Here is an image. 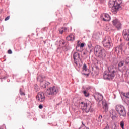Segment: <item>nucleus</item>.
Wrapping results in <instances>:
<instances>
[{"label": "nucleus", "mask_w": 129, "mask_h": 129, "mask_svg": "<svg viewBox=\"0 0 129 129\" xmlns=\"http://www.w3.org/2000/svg\"><path fill=\"white\" fill-rule=\"evenodd\" d=\"M80 41L78 40V45H77V46L76 47V49L77 50V48H79V47H80Z\"/></svg>", "instance_id": "obj_27"}, {"label": "nucleus", "mask_w": 129, "mask_h": 129, "mask_svg": "<svg viewBox=\"0 0 129 129\" xmlns=\"http://www.w3.org/2000/svg\"><path fill=\"white\" fill-rule=\"evenodd\" d=\"M83 55H86V52H84L83 53Z\"/></svg>", "instance_id": "obj_37"}, {"label": "nucleus", "mask_w": 129, "mask_h": 129, "mask_svg": "<svg viewBox=\"0 0 129 129\" xmlns=\"http://www.w3.org/2000/svg\"><path fill=\"white\" fill-rule=\"evenodd\" d=\"M88 89H90V87L88 88Z\"/></svg>", "instance_id": "obj_39"}, {"label": "nucleus", "mask_w": 129, "mask_h": 129, "mask_svg": "<svg viewBox=\"0 0 129 129\" xmlns=\"http://www.w3.org/2000/svg\"><path fill=\"white\" fill-rule=\"evenodd\" d=\"M116 110L122 116H126V112L125 111V108L121 105H117L116 106Z\"/></svg>", "instance_id": "obj_6"}, {"label": "nucleus", "mask_w": 129, "mask_h": 129, "mask_svg": "<svg viewBox=\"0 0 129 129\" xmlns=\"http://www.w3.org/2000/svg\"><path fill=\"white\" fill-rule=\"evenodd\" d=\"M114 129H116L115 128H114Z\"/></svg>", "instance_id": "obj_44"}, {"label": "nucleus", "mask_w": 129, "mask_h": 129, "mask_svg": "<svg viewBox=\"0 0 129 129\" xmlns=\"http://www.w3.org/2000/svg\"><path fill=\"white\" fill-rule=\"evenodd\" d=\"M110 116L112 117L113 120H114L115 118H116V116H117L116 114V111L114 110H112L110 111Z\"/></svg>", "instance_id": "obj_17"}, {"label": "nucleus", "mask_w": 129, "mask_h": 129, "mask_svg": "<svg viewBox=\"0 0 129 129\" xmlns=\"http://www.w3.org/2000/svg\"><path fill=\"white\" fill-rule=\"evenodd\" d=\"M0 129H4V128H0Z\"/></svg>", "instance_id": "obj_41"}, {"label": "nucleus", "mask_w": 129, "mask_h": 129, "mask_svg": "<svg viewBox=\"0 0 129 129\" xmlns=\"http://www.w3.org/2000/svg\"><path fill=\"white\" fill-rule=\"evenodd\" d=\"M88 75H89V74H87V76H88Z\"/></svg>", "instance_id": "obj_42"}, {"label": "nucleus", "mask_w": 129, "mask_h": 129, "mask_svg": "<svg viewBox=\"0 0 129 129\" xmlns=\"http://www.w3.org/2000/svg\"><path fill=\"white\" fill-rule=\"evenodd\" d=\"M62 29H63V32H66V31H67V28L66 27L62 28Z\"/></svg>", "instance_id": "obj_34"}, {"label": "nucleus", "mask_w": 129, "mask_h": 129, "mask_svg": "<svg viewBox=\"0 0 129 129\" xmlns=\"http://www.w3.org/2000/svg\"><path fill=\"white\" fill-rule=\"evenodd\" d=\"M83 70L84 71H87V66L86 64L83 65Z\"/></svg>", "instance_id": "obj_24"}, {"label": "nucleus", "mask_w": 129, "mask_h": 129, "mask_svg": "<svg viewBox=\"0 0 129 129\" xmlns=\"http://www.w3.org/2000/svg\"><path fill=\"white\" fill-rule=\"evenodd\" d=\"M39 108L40 109H42V108H43V105H39V106H38Z\"/></svg>", "instance_id": "obj_33"}, {"label": "nucleus", "mask_w": 129, "mask_h": 129, "mask_svg": "<svg viewBox=\"0 0 129 129\" xmlns=\"http://www.w3.org/2000/svg\"><path fill=\"white\" fill-rule=\"evenodd\" d=\"M19 93L20 94V95H26V94H25V93H24V90L22 88H20L19 90Z\"/></svg>", "instance_id": "obj_20"}, {"label": "nucleus", "mask_w": 129, "mask_h": 129, "mask_svg": "<svg viewBox=\"0 0 129 129\" xmlns=\"http://www.w3.org/2000/svg\"><path fill=\"white\" fill-rule=\"evenodd\" d=\"M94 97L96 101L100 102L103 99V96L99 93L96 92L94 94Z\"/></svg>", "instance_id": "obj_12"}, {"label": "nucleus", "mask_w": 129, "mask_h": 129, "mask_svg": "<svg viewBox=\"0 0 129 129\" xmlns=\"http://www.w3.org/2000/svg\"><path fill=\"white\" fill-rule=\"evenodd\" d=\"M59 32L60 34H63V32H64V29L63 28H60L59 29Z\"/></svg>", "instance_id": "obj_26"}, {"label": "nucleus", "mask_w": 129, "mask_h": 129, "mask_svg": "<svg viewBox=\"0 0 129 129\" xmlns=\"http://www.w3.org/2000/svg\"><path fill=\"white\" fill-rule=\"evenodd\" d=\"M115 67L111 65L108 67V71H105L103 73V79L106 80H112L115 75Z\"/></svg>", "instance_id": "obj_1"}, {"label": "nucleus", "mask_w": 129, "mask_h": 129, "mask_svg": "<svg viewBox=\"0 0 129 129\" xmlns=\"http://www.w3.org/2000/svg\"><path fill=\"white\" fill-rule=\"evenodd\" d=\"M60 46L61 47H66V45H67V42H66L64 40H61L59 41Z\"/></svg>", "instance_id": "obj_18"}, {"label": "nucleus", "mask_w": 129, "mask_h": 129, "mask_svg": "<svg viewBox=\"0 0 129 129\" xmlns=\"http://www.w3.org/2000/svg\"><path fill=\"white\" fill-rule=\"evenodd\" d=\"M45 94L43 92H39L36 96L37 100H38L40 102H43V101H45Z\"/></svg>", "instance_id": "obj_10"}, {"label": "nucleus", "mask_w": 129, "mask_h": 129, "mask_svg": "<svg viewBox=\"0 0 129 129\" xmlns=\"http://www.w3.org/2000/svg\"><path fill=\"white\" fill-rule=\"evenodd\" d=\"M123 65H124V62L123 61H120L118 63V67H122V66H123Z\"/></svg>", "instance_id": "obj_23"}, {"label": "nucleus", "mask_w": 129, "mask_h": 129, "mask_svg": "<svg viewBox=\"0 0 129 129\" xmlns=\"http://www.w3.org/2000/svg\"><path fill=\"white\" fill-rule=\"evenodd\" d=\"M59 90L57 87L53 86L50 87L49 89H47L45 92V95L47 96V97H51L53 98V96L56 95L58 93Z\"/></svg>", "instance_id": "obj_4"}, {"label": "nucleus", "mask_w": 129, "mask_h": 129, "mask_svg": "<svg viewBox=\"0 0 129 129\" xmlns=\"http://www.w3.org/2000/svg\"><path fill=\"white\" fill-rule=\"evenodd\" d=\"M82 108L86 112H92L93 111V109L92 108V104L91 103H88V104H84L82 106Z\"/></svg>", "instance_id": "obj_8"}, {"label": "nucleus", "mask_w": 129, "mask_h": 129, "mask_svg": "<svg viewBox=\"0 0 129 129\" xmlns=\"http://www.w3.org/2000/svg\"><path fill=\"white\" fill-rule=\"evenodd\" d=\"M128 116H129V113H128Z\"/></svg>", "instance_id": "obj_43"}, {"label": "nucleus", "mask_w": 129, "mask_h": 129, "mask_svg": "<svg viewBox=\"0 0 129 129\" xmlns=\"http://www.w3.org/2000/svg\"><path fill=\"white\" fill-rule=\"evenodd\" d=\"M112 23L113 25L114 26L115 28L117 29V30H121L122 28V25H121V22L118 20V19L116 18H114L112 21Z\"/></svg>", "instance_id": "obj_9"}, {"label": "nucleus", "mask_w": 129, "mask_h": 129, "mask_svg": "<svg viewBox=\"0 0 129 129\" xmlns=\"http://www.w3.org/2000/svg\"><path fill=\"white\" fill-rule=\"evenodd\" d=\"M10 19V16H7L5 19V21H8V20Z\"/></svg>", "instance_id": "obj_32"}, {"label": "nucleus", "mask_w": 129, "mask_h": 129, "mask_svg": "<svg viewBox=\"0 0 129 129\" xmlns=\"http://www.w3.org/2000/svg\"><path fill=\"white\" fill-rule=\"evenodd\" d=\"M101 3H103L104 2V0H100Z\"/></svg>", "instance_id": "obj_38"}, {"label": "nucleus", "mask_w": 129, "mask_h": 129, "mask_svg": "<svg viewBox=\"0 0 129 129\" xmlns=\"http://www.w3.org/2000/svg\"><path fill=\"white\" fill-rule=\"evenodd\" d=\"M101 19L104 22H108L110 21L111 18L108 14L104 13L101 15Z\"/></svg>", "instance_id": "obj_13"}, {"label": "nucleus", "mask_w": 129, "mask_h": 129, "mask_svg": "<svg viewBox=\"0 0 129 129\" xmlns=\"http://www.w3.org/2000/svg\"><path fill=\"white\" fill-rule=\"evenodd\" d=\"M122 35L124 40L129 41V29H124L122 32Z\"/></svg>", "instance_id": "obj_14"}, {"label": "nucleus", "mask_w": 129, "mask_h": 129, "mask_svg": "<svg viewBox=\"0 0 129 129\" xmlns=\"http://www.w3.org/2000/svg\"><path fill=\"white\" fill-rule=\"evenodd\" d=\"M68 41H73L74 40V35H70L66 38Z\"/></svg>", "instance_id": "obj_19"}, {"label": "nucleus", "mask_w": 129, "mask_h": 129, "mask_svg": "<svg viewBox=\"0 0 129 129\" xmlns=\"http://www.w3.org/2000/svg\"><path fill=\"white\" fill-rule=\"evenodd\" d=\"M123 48H124V44L123 43H121L119 46L116 47L115 51L118 52V53H120L123 50Z\"/></svg>", "instance_id": "obj_15"}, {"label": "nucleus", "mask_w": 129, "mask_h": 129, "mask_svg": "<svg viewBox=\"0 0 129 129\" xmlns=\"http://www.w3.org/2000/svg\"><path fill=\"white\" fill-rule=\"evenodd\" d=\"M34 88H35L36 91H38V87H36V88L35 87Z\"/></svg>", "instance_id": "obj_36"}, {"label": "nucleus", "mask_w": 129, "mask_h": 129, "mask_svg": "<svg viewBox=\"0 0 129 129\" xmlns=\"http://www.w3.org/2000/svg\"><path fill=\"white\" fill-rule=\"evenodd\" d=\"M103 45L106 49H110L112 48V43L111 42V38L109 37H105L103 41Z\"/></svg>", "instance_id": "obj_7"}, {"label": "nucleus", "mask_w": 129, "mask_h": 129, "mask_svg": "<svg viewBox=\"0 0 129 129\" xmlns=\"http://www.w3.org/2000/svg\"><path fill=\"white\" fill-rule=\"evenodd\" d=\"M101 119H102V115H100L98 117V121H101Z\"/></svg>", "instance_id": "obj_28"}, {"label": "nucleus", "mask_w": 129, "mask_h": 129, "mask_svg": "<svg viewBox=\"0 0 129 129\" xmlns=\"http://www.w3.org/2000/svg\"><path fill=\"white\" fill-rule=\"evenodd\" d=\"M84 43H81L80 45V48H83L84 47Z\"/></svg>", "instance_id": "obj_31"}, {"label": "nucleus", "mask_w": 129, "mask_h": 129, "mask_svg": "<svg viewBox=\"0 0 129 129\" xmlns=\"http://www.w3.org/2000/svg\"><path fill=\"white\" fill-rule=\"evenodd\" d=\"M121 4H122V0H117L116 1L110 0L109 2V7L112 9V12L114 14H116L117 11L121 8Z\"/></svg>", "instance_id": "obj_2"}, {"label": "nucleus", "mask_w": 129, "mask_h": 129, "mask_svg": "<svg viewBox=\"0 0 129 129\" xmlns=\"http://www.w3.org/2000/svg\"><path fill=\"white\" fill-rule=\"evenodd\" d=\"M120 125L122 129H124V121H121L120 122Z\"/></svg>", "instance_id": "obj_22"}, {"label": "nucleus", "mask_w": 129, "mask_h": 129, "mask_svg": "<svg viewBox=\"0 0 129 129\" xmlns=\"http://www.w3.org/2000/svg\"><path fill=\"white\" fill-rule=\"evenodd\" d=\"M121 98H122V96H121Z\"/></svg>", "instance_id": "obj_40"}, {"label": "nucleus", "mask_w": 129, "mask_h": 129, "mask_svg": "<svg viewBox=\"0 0 129 129\" xmlns=\"http://www.w3.org/2000/svg\"><path fill=\"white\" fill-rule=\"evenodd\" d=\"M64 51H68L69 50V47L68 46H64Z\"/></svg>", "instance_id": "obj_29"}, {"label": "nucleus", "mask_w": 129, "mask_h": 129, "mask_svg": "<svg viewBox=\"0 0 129 129\" xmlns=\"http://www.w3.org/2000/svg\"><path fill=\"white\" fill-rule=\"evenodd\" d=\"M73 57L74 58V64H75L76 66H78V63L77 62L80 60V54L75 52L73 55Z\"/></svg>", "instance_id": "obj_11"}, {"label": "nucleus", "mask_w": 129, "mask_h": 129, "mask_svg": "<svg viewBox=\"0 0 129 129\" xmlns=\"http://www.w3.org/2000/svg\"><path fill=\"white\" fill-rule=\"evenodd\" d=\"M94 54L96 57L100 59H104V58L106 57L107 52L104 48L101 47L100 46L97 45L94 49Z\"/></svg>", "instance_id": "obj_3"}, {"label": "nucleus", "mask_w": 129, "mask_h": 129, "mask_svg": "<svg viewBox=\"0 0 129 129\" xmlns=\"http://www.w3.org/2000/svg\"><path fill=\"white\" fill-rule=\"evenodd\" d=\"M37 81L40 82V86L42 89L48 88V86H49V85L50 84L49 82L46 80H43L42 76H39L37 77Z\"/></svg>", "instance_id": "obj_5"}, {"label": "nucleus", "mask_w": 129, "mask_h": 129, "mask_svg": "<svg viewBox=\"0 0 129 129\" xmlns=\"http://www.w3.org/2000/svg\"><path fill=\"white\" fill-rule=\"evenodd\" d=\"M125 63L127 65V64L129 63V56L127 57L126 58V59L125 60Z\"/></svg>", "instance_id": "obj_25"}, {"label": "nucleus", "mask_w": 129, "mask_h": 129, "mask_svg": "<svg viewBox=\"0 0 129 129\" xmlns=\"http://www.w3.org/2000/svg\"><path fill=\"white\" fill-rule=\"evenodd\" d=\"M84 95L85 97H89V93L87 92L86 91H83Z\"/></svg>", "instance_id": "obj_21"}, {"label": "nucleus", "mask_w": 129, "mask_h": 129, "mask_svg": "<svg viewBox=\"0 0 129 129\" xmlns=\"http://www.w3.org/2000/svg\"><path fill=\"white\" fill-rule=\"evenodd\" d=\"M8 54H13V52L12 51V50L11 49L8 50Z\"/></svg>", "instance_id": "obj_30"}, {"label": "nucleus", "mask_w": 129, "mask_h": 129, "mask_svg": "<svg viewBox=\"0 0 129 129\" xmlns=\"http://www.w3.org/2000/svg\"><path fill=\"white\" fill-rule=\"evenodd\" d=\"M81 103L82 104V106L84 105V104H87L86 103H84V102H82Z\"/></svg>", "instance_id": "obj_35"}, {"label": "nucleus", "mask_w": 129, "mask_h": 129, "mask_svg": "<svg viewBox=\"0 0 129 129\" xmlns=\"http://www.w3.org/2000/svg\"><path fill=\"white\" fill-rule=\"evenodd\" d=\"M102 104L103 105V109H104L106 112H107V111H108V105L107 104L106 101H102Z\"/></svg>", "instance_id": "obj_16"}]
</instances>
